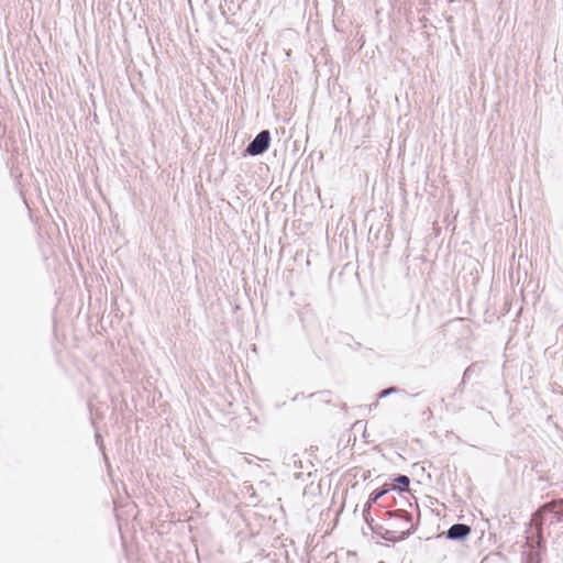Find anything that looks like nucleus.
<instances>
[{
    "label": "nucleus",
    "mask_w": 563,
    "mask_h": 563,
    "mask_svg": "<svg viewBox=\"0 0 563 563\" xmlns=\"http://www.w3.org/2000/svg\"><path fill=\"white\" fill-rule=\"evenodd\" d=\"M554 504L547 505L545 508H552Z\"/></svg>",
    "instance_id": "obj_6"
},
{
    "label": "nucleus",
    "mask_w": 563,
    "mask_h": 563,
    "mask_svg": "<svg viewBox=\"0 0 563 563\" xmlns=\"http://www.w3.org/2000/svg\"><path fill=\"white\" fill-rule=\"evenodd\" d=\"M394 482H395V484H394L393 488H399L401 490L408 489L409 484H410V481H409L408 476H406V475H399L398 477H396L394 479Z\"/></svg>",
    "instance_id": "obj_3"
},
{
    "label": "nucleus",
    "mask_w": 563,
    "mask_h": 563,
    "mask_svg": "<svg viewBox=\"0 0 563 563\" xmlns=\"http://www.w3.org/2000/svg\"><path fill=\"white\" fill-rule=\"evenodd\" d=\"M387 492H388V489H382V490L376 489V490L372 492V494L369 495V499H368V506H371L372 504H375Z\"/></svg>",
    "instance_id": "obj_4"
},
{
    "label": "nucleus",
    "mask_w": 563,
    "mask_h": 563,
    "mask_svg": "<svg viewBox=\"0 0 563 563\" xmlns=\"http://www.w3.org/2000/svg\"><path fill=\"white\" fill-rule=\"evenodd\" d=\"M271 141V134L267 130L262 131L256 135V137L249 144L246 152L250 155H258L264 153L268 146Z\"/></svg>",
    "instance_id": "obj_1"
},
{
    "label": "nucleus",
    "mask_w": 563,
    "mask_h": 563,
    "mask_svg": "<svg viewBox=\"0 0 563 563\" xmlns=\"http://www.w3.org/2000/svg\"><path fill=\"white\" fill-rule=\"evenodd\" d=\"M470 532L471 528L468 526L456 523L449 529L448 537L451 539H460L466 537Z\"/></svg>",
    "instance_id": "obj_2"
},
{
    "label": "nucleus",
    "mask_w": 563,
    "mask_h": 563,
    "mask_svg": "<svg viewBox=\"0 0 563 563\" xmlns=\"http://www.w3.org/2000/svg\"><path fill=\"white\" fill-rule=\"evenodd\" d=\"M393 390H394L393 388H391V389H385V390H383V391L380 393V397L386 396L387 394H389V393H390V391H393Z\"/></svg>",
    "instance_id": "obj_5"
}]
</instances>
